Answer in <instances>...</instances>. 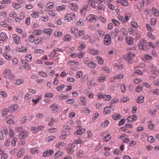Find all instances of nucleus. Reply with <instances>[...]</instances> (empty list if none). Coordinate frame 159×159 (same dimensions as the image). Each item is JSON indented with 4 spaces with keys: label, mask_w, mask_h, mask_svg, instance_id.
Returning <instances> with one entry per match:
<instances>
[{
    "label": "nucleus",
    "mask_w": 159,
    "mask_h": 159,
    "mask_svg": "<svg viewBox=\"0 0 159 159\" xmlns=\"http://www.w3.org/2000/svg\"><path fill=\"white\" fill-rule=\"evenodd\" d=\"M3 76L4 78L11 80H14L15 77V75L11 73V70L8 69L5 70L4 71Z\"/></svg>",
    "instance_id": "nucleus-1"
},
{
    "label": "nucleus",
    "mask_w": 159,
    "mask_h": 159,
    "mask_svg": "<svg viewBox=\"0 0 159 159\" xmlns=\"http://www.w3.org/2000/svg\"><path fill=\"white\" fill-rule=\"evenodd\" d=\"M135 54L131 52H128L126 55L124 57L125 59L128 62L132 63L133 62V58Z\"/></svg>",
    "instance_id": "nucleus-2"
},
{
    "label": "nucleus",
    "mask_w": 159,
    "mask_h": 159,
    "mask_svg": "<svg viewBox=\"0 0 159 159\" xmlns=\"http://www.w3.org/2000/svg\"><path fill=\"white\" fill-rule=\"evenodd\" d=\"M147 42L146 40L144 39H141L138 45L139 49L141 51L143 50L144 49L145 47L147 46Z\"/></svg>",
    "instance_id": "nucleus-3"
},
{
    "label": "nucleus",
    "mask_w": 159,
    "mask_h": 159,
    "mask_svg": "<svg viewBox=\"0 0 159 159\" xmlns=\"http://www.w3.org/2000/svg\"><path fill=\"white\" fill-rule=\"evenodd\" d=\"M18 3L13 2L12 3V7L16 9H18L21 7V4L23 3L24 2L23 0H19Z\"/></svg>",
    "instance_id": "nucleus-4"
},
{
    "label": "nucleus",
    "mask_w": 159,
    "mask_h": 159,
    "mask_svg": "<svg viewBox=\"0 0 159 159\" xmlns=\"http://www.w3.org/2000/svg\"><path fill=\"white\" fill-rule=\"evenodd\" d=\"M49 108L51 109V111L53 113L56 112L60 109V107L56 103H53L51 104L49 106Z\"/></svg>",
    "instance_id": "nucleus-5"
},
{
    "label": "nucleus",
    "mask_w": 159,
    "mask_h": 159,
    "mask_svg": "<svg viewBox=\"0 0 159 159\" xmlns=\"http://www.w3.org/2000/svg\"><path fill=\"white\" fill-rule=\"evenodd\" d=\"M28 134V133L26 131L23 130L19 134V138L20 139H24L27 137Z\"/></svg>",
    "instance_id": "nucleus-6"
},
{
    "label": "nucleus",
    "mask_w": 159,
    "mask_h": 159,
    "mask_svg": "<svg viewBox=\"0 0 159 159\" xmlns=\"http://www.w3.org/2000/svg\"><path fill=\"white\" fill-rule=\"evenodd\" d=\"M88 51L89 53L94 56L98 55L100 53L99 50L93 48H89Z\"/></svg>",
    "instance_id": "nucleus-7"
},
{
    "label": "nucleus",
    "mask_w": 159,
    "mask_h": 159,
    "mask_svg": "<svg viewBox=\"0 0 159 159\" xmlns=\"http://www.w3.org/2000/svg\"><path fill=\"white\" fill-rule=\"evenodd\" d=\"M12 37L14 43L16 44H19L20 43V40L19 36L16 34H13Z\"/></svg>",
    "instance_id": "nucleus-8"
},
{
    "label": "nucleus",
    "mask_w": 159,
    "mask_h": 159,
    "mask_svg": "<svg viewBox=\"0 0 159 159\" xmlns=\"http://www.w3.org/2000/svg\"><path fill=\"white\" fill-rule=\"evenodd\" d=\"M19 106L17 104H15L11 105L9 107V111L10 112L13 113L18 109Z\"/></svg>",
    "instance_id": "nucleus-9"
},
{
    "label": "nucleus",
    "mask_w": 159,
    "mask_h": 159,
    "mask_svg": "<svg viewBox=\"0 0 159 159\" xmlns=\"http://www.w3.org/2000/svg\"><path fill=\"white\" fill-rule=\"evenodd\" d=\"M64 153L61 151H58L56 152L54 155V159H61L63 156Z\"/></svg>",
    "instance_id": "nucleus-10"
},
{
    "label": "nucleus",
    "mask_w": 159,
    "mask_h": 159,
    "mask_svg": "<svg viewBox=\"0 0 159 159\" xmlns=\"http://www.w3.org/2000/svg\"><path fill=\"white\" fill-rule=\"evenodd\" d=\"M8 37L6 34L4 32L0 34V41L5 42L7 39Z\"/></svg>",
    "instance_id": "nucleus-11"
},
{
    "label": "nucleus",
    "mask_w": 159,
    "mask_h": 159,
    "mask_svg": "<svg viewBox=\"0 0 159 159\" xmlns=\"http://www.w3.org/2000/svg\"><path fill=\"white\" fill-rule=\"evenodd\" d=\"M78 128H79L78 129H77L76 131L74 133L75 135L81 134L85 131V128H82V127L80 126L77 127V129Z\"/></svg>",
    "instance_id": "nucleus-12"
},
{
    "label": "nucleus",
    "mask_w": 159,
    "mask_h": 159,
    "mask_svg": "<svg viewBox=\"0 0 159 159\" xmlns=\"http://www.w3.org/2000/svg\"><path fill=\"white\" fill-rule=\"evenodd\" d=\"M97 16L93 14H90L86 18V20L89 22H91L93 20H96Z\"/></svg>",
    "instance_id": "nucleus-13"
},
{
    "label": "nucleus",
    "mask_w": 159,
    "mask_h": 159,
    "mask_svg": "<svg viewBox=\"0 0 159 159\" xmlns=\"http://www.w3.org/2000/svg\"><path fill=\"white\" fill-rule=\"evenodd\" d=\"M66 145V143L63 142H59L56 143L55 147L57 148L62 149L65 147Z\"/></svg>",
    "instance_id": "nucleus-14"
},
{
    "label": "nucleus",
    "mask_w": 159,
    "mask_h": 159,
    "mask_svg": "<svg viewBox=\"0 0 159 159\" xmlns=\"http://www.w3.org/2000/svg\"><path fill=\"white\" fill-rule=\"evenodd\" d=\"M54 153V151L52 150H48L45 151L43 154V156L46 157L52 155Z\"/></svg>",
    "instance_id": "nucleus-15"
},
{
    "label": "nucleus",
    "mask_w": 159,
    "mask_h": 159,
    "mask_svg": "<svg viewBox=\"0 0 159 159\" xmlns=\"http://www.w3.org/2000/svg\"><path fill=\"white\" fill-rule=\"evenodd\" d=\"M138 117V116L136 115H133L129 116L127 119V120L128 122H132L135 121L137 119Z\"/></svg>",
    "instance_id": "nucleus-16"
},
{
    "label": "nucleus",
    "mask_w": 159,
    "mask_h": 159,
    "mask_svg": "<svg viewBox=\"0 0 159 159\" xmlns=\"http://www.w3.org/2000/svg\"><path fill=\"white\" fill-rule=\"evenodd\" d=\"M82 39L84 40L89 39V42L91 44H93L95 42L94 40H93L91 39V36L88 34L84 35Z\"/></svg>",
    "instance_id": "nucleus-17"
},
{
    "label": "nucleus",
    "mask_w": 159,
    "mask_h": 159,
    "mask_svg": "<svg viewBox=\"0 0 159 159\" xmlns=\"http://www.w3.org/2000/svg\"><path fill=\"white\" fill-rule=\"evenodd\" d=\"M0 25L2 27H8L9 30L12 29V27L11 26H8V24L4 21H1L0 22Z\"/></svg>",
    "instance_id": "nucleus-18"
},
{
    "label": "nucleus",
    "mask_w": 159,
    "mask_h": 159,
    "mask_svg": "<svg viewBox=\"0 0 159 159\" xmlns=\"http://www.w3.org/2000/svg\"><path fill=\"white\" fill-rule=\"evenodd\" d=\"M104 43L106 45L109 44V35L108 34H106L104 38Z\"/></svg>",
    "instance_id": "nucleus-19"
},
{
    "label": "nucleus",
    "mask_w": 159,
    "mask_h": 159,
    "mask_svg": "<svg viewBox=\"0 0 159 159\" xmlns=\"http://www.w3.org/2000/svg\"><path fill=\"white\" fill-rule=\"evenodd\" d=\"M75 147L74 144H71L67 149V153L69 154L72 153L74 151L73 149Z\"/></svg>",
    "instance_id": "nucleus-20"
},
{
    "label": "nucleus",
    "mask_w": 159,
    "mask_h": 159,
    "mask_svg": "<svg viewBox=\"0 0 159 159\" xmlns=\"http://www.w3.org/2000/svg\"><path fill=\"white\" fill-rule=\"evenodd\" d=\"M128 31L129 33L133 36L136 35L138 32V30H134L131 28L128 29Z\"/></svg>",
    "instance_id": "nucleus-21"
},
{
    "label": "nucleus",
    "mask_w": 159,
    "mask_h": 159,
    "mask_svg": "<svg viewBox=\"0 0 159 159\" xmlns=\"http://www.w3.org/2000/svg\"><path fill=\"white\" fill-rule=\"evenodd\" d=\"M30 152L32 154H37L39 152V149L36 147H33L30 149Z\"/></svg>",
    "instance_id": "nucleus-22"
},
{
    "label": "nucleus",
    "mask_w": 159,
    "mask_h": 159,
    "mask_svg": "<svg viewBox=\"0 0 159 159\" xmlns=\"http://www.w3.org/2000/svg\"><path fill=\"white\" fill-rule=\"evenodd\" d=\"M126 43L128 45H131L134 42V40L133 38L131 37H127L125 38Z\"/></svg>",
    "instance_id": "nucleus-23"
},
{
    "label": "nucleus",
    "mask_w": 159,
    "mask_h": 159,
    "mask_svg": "<svg viewBox=\"0 0 159 159\" xmlns=\"http://www.w3.org/2000/svg\"><path fill=\"white\" fill-rule=\"evenodd\" d=\"M63 40L65 42H70L71 40V38L70 35L66 34L63 37Z\"/></svg>",
    "instance_id": "nucleus-24"
},
{
    "label": "nucleus",
    "mask_w": 159,
    "mask_h": 159,
    "mask_svg": "<svg viewBox=\"0 0 159 159\" xmlns=\"http://www.w3.org/2000/svg\"><path fill=\"white\" fill-rule=\"evenodd\" d=\"M144 97L142 95L139 96L136 100V102L139 104L143 103L144 102Z\"/></svg>",
    "instance_id": "nucleus-25"
},
{
    "label": "nucleus",
    "mask_w": 159,
    "mask_h": 159,
    "mask_svg": "<svg viewBox=\"0 0 159 159\" xmlns=\"http://www.w3.org/2000/svg\"><path fill=\"white\" fill-rule=\"evenodd\" d=\"M43 32L48 35H50L52 33L53 30L50 29H45L43 30Z\"/></svg>",
    "instance_id": "nucleus-26"
},
{
    "label": "nucleus",
    "mask_w": 159,
    "mask_h": 159,
    "mask_svg": "<svg viewBox=\"0 0 159 159\" xmlns=\"http://www.w3.org/2000/svg\"><path fill=\"white\" fill-rule=\"evenodd\" d=\"M84 33V31L83 30L78 31L75 35V36L76 38H79L83 35Z\"/></svg>",
    "instance_id": "nucleus-27"
},
{
    "label": "nucleus",
    "mask_w": 159,
    "mask_h": 159,
    "mask_svg": "<svg viewBox=\"0 0 159 159\" xmlns=\"http://www.w3.org/2000/svg\"><path fill=\"white\" fill-rule=\"evenodd\" d=\"M96 66V63L93 61H91L89 63L88 65V67L91 69H93L95 68Z\"/></svg>",
    "instance_id": "nucleus-28"
},
{
    "label": "nucleus",
    "mask_w": 159,
    "mask_h": 159,
    "mask_svg": "<svg viewBox=\"0 0 159 159\" xmlns=\"http://www.w3.org/2000/svg\"><path fill=\"white\" fill-rule=\"evenodd\" d=\"M70 7L71 10L74 11H77L78 8V6L74 3H70Z\"/></svg>",
    "instance_id": "nucleus-29"
},
{
    "label": "nucleus",
    "mask_w": 159,
    "mask_h": 159,
    "mask_svg": "<svg viewBox=\"0 0 159 159\" xmlns=\"http://www.w3.org/2000/svg\"><path fill=\"white\" fill-rule=\"evenodd\" d=\"M25 152V149L23 148H22L19 151L17 154V156L18 157H20L24 155Z\"/></svg>",
    "instance_id": "nucleus-30"
},
{
    "label": "nucleus",
    "mask_w": 159,
    "mask_h": 159,
    "mask_svg": "<svg viewBox=\"0 0 159 159\" xmlns=\"http://www.w3.org/2000/svg\"><path fill=\"white\" fill-rule=\"evenodd\" d=\"M90 9V7L88 4H85L83 7L82 9L81 10L82 13H85L86 12L87 10H89Z\"/></svg>",
    "instance_id": "nucleus-31"
},
{
    "label": "nucleus",
    "mask_w": 159,
    "mask_h": 159,
    "mask_svg": "<svg viewBox=\"0 0 159 159\" xmlns=\"http://www.w3.org/2000/svg\"><path fill=\"white\" fill-rule=\"evenodd\" d=\"M79 46L78 47V49L80 51L86 48V46L83 42L79 43Z\"/></svg>",
    "instance_id": "nucleus-32"
},
{
    "label": "nucleus",
    "mask_w": 159,
    "mask_h": 159,
    "mask_svg": "<svg viewBox=\"0 0 159 159\" xmlns=\"http://www.w3.org/2000/svg\"><path fill=\"white\" fill-rule=\"evenodd\" d=\"M42 98L41 96H38L37 98L36 99H33L32 100V102L33 103V105H35L38 102H39L40 100Z\"/></svg>",
    "instance_id": "nucleus-33"
},
{
    "label": "nucleus",
    "mask_w": 159,
    "mask_h": 159,
    "mask_svg": "<svg viewBox=\"0 0 159 159\" xmlns=\"http://www.w3.org/2000/svg\"><path fill=\"white\" fill-rule=\"evenodd\" d=\"M24 81L23 80L18 79L15 80L14 84L17 85H19L24 83Z\"/></svg>",
    "instance_id": "nucleus-34"
},
{
    "label": "nucleus",
    "mask_w": 159,
    "mask_h": 159,
    "mask_svg": "<svg viewBox=\"0 0 159 159\" xmlns=\"http://www.w3.org/2000/svg\"><path fill=\"white\" fill-rule=\"evenodd\" d=\"M8 135L9 137L11 138H12L15 135L14 131L11 128H9Z\"/></svg>",
    "instance_id": "nucleus-35"
},
{
    "label": "nucleus",
    "mask_w": 159,
    "mask_h": 159,
    "mask_svg": "<svg viewBox=\"0 0 159 159\" xmlns=\"http://www.w3.org/2000/svg\"><path fill=\"white\" fill-rule=\"evenodd\" d=\"M69 97L68 95L61 94L59 96V99L61 100H64L67 99Z\"/></svg>",
    "instance_id": "nucleus-36"
},
{
    "label": "nucleus",
    "mask_w": 159,
    "mask_h": 159,
    "mask_svg": "<svg viewBox=\"0 0 159 159\" xmlns=\"http://www.w3.org/2000/svg\"><path fill=\"white\" fill-rule=\"evenodd\" d=\"M48 14L50 16L53 17H58V15L57 14L55 13L52 10H49L48 11Z\"/></svg>",
    "instance_id": "nucleus-37"
},
{
    "label": "nucleus",
    "mask_w": 159,
    "mask_h": 159,
    "mask_svg": "<svg viewBox=\"0 0 159 159\" xmlns=\"http://www.w3.org/2000/svg\"><path fill=\"white\" fill-rule=\"evenodd\" d=\"M148 128L150 130H152L154 128L155 125L152 123L151 120H149L148 122Z\"/></svg>",
    "instance_id": "nucleus-38"
},
{
    "label": "nucleus",
    "mask_w": 159,
    "mask_h": 159,
    "mask_svg": "<svg viewBox=\"0 0 159 159\" xmlns=\"http://www.w3.org/2000/svg\"><path fill=\"white\" fill-rule=\"evenodd\" d=\"M66 8V6L64 5L61 6H59L56 7V10L58 11H63L65 10Z\"/></svg>",
    "instance_id": "nucleus-39"
},
{
    "label": "nucleus",
    "mask_w": 159,
    "mask_h": 159,
    "mask_svg": "<svg viewBox=\"0 0 159 159\" xmlns=\"http://www.w3.org/2000/svg\"><path fill=\"white\" fill-rule=\"evenodd\" d=\"M9 117L7 120V123L8 124H12L14 123V121L13 119L14 117L12 115H11L8 117V118Z\"/></svg>",
    "instance_id": "nucleus-40"
},
{
    "label": "nucleus",
    "mask_w": 159,
    "mask_h": 159,
    "mask_svg": "<svg viewBox=\"0 0 159 159\" xmlns=\"http://www.w3.org/2000/svg\"><path fill=\"white\" fill-rule=\"evenodd\" d=\"M119 3L125 6H127L129 5V2L127 0H120L118 2Z\"/></svg>",
    "instance_id": "nucleus-41"
},
{
    "label": "nucleus",
    "mask_w": 159,
    "mask_h": 159,
    "mask_svg": "<svg viewBox=\"0 0 159 159\" xmlns=\"http://www.w3.org/2000/svg\"><path fill=\"white\" fill-rule=\"evenodd\" d=\"M152 11L154 16H157L159 15V12L155 8H152Z\"/></svg>",
    "instance_id": "nucleus-42"
},
{
    "label": "nucleus",
    "mask_w": 159,
    "mask_h": 159,
    "mask_svg": "<svg viewBox=\"0 0 159 159\" xmlns=\"http://www.w3.org/2000/svg\"><path fill=\"white\" fill-rule=\"evenodd\" d=\"M9 111V110L6 108L3 109L2 110V116H6L7 115Z\"/></svg>",
    "instance_id": "nucleus-43"
},
{
    "label": "nucleus",
    "mask_w": 159,
    "mask_h": 159,
    "mask_svg": "<svg viewBox=\"0 0 159 159\" xmlns=\"http://www.w3.org/2000/svg\"><path fill=\"white\" fill-rule=\"evenodd\" d=\"M22 64L23 67L25 69L29 70L30 69V66L29 64L25 61H22Z\"/></svg>",
    "instance_id": "nucleus-44"
},
{
    "label": "nucleus",
    "mask_w": 159,
    "mask_h": 159,
    "mask_svg": "<svg viewBox=\"0 0 159 159\" xmlns=\"http://www.w3.org/2000/svg\"><path fill=\"white\" fill-rule=\"evenodd\" d=\"M96 2V0H95L94 1V2H93V1L91 0H89L88 1V3L90 6H92L93 8H95L96 7V6L95 5V3Z\"/></svg>",
    "instance_id": "nucleus-45"
},
{
    "label": "nucleus",
    "mask_w": 159,
    "mask_h": 159,
    "mask_svg": "<svg viewBox=\"0 0 159 159\" xmlns=\"http://www.w3.org/2000/svg\"><path fill=\"white\" fill-rule=\"evenodd\" d=\"M68 64L70 66H77L79 64V63L78 61H74L71 60L69 61L68 62Z\"/></svg>",
    "instance_id": "nucleus-46"
},
{
    "label": "nucleus",
    "mask_w": 159,
    "mask_h": 159,
    "mask_svg": "<svg viewBox=\"0 0 159 159\" xmlns=\"http://www.w3.org/2000/svg\"><path fill=\"white\" fill-rule=\"evenodd\" d=\"M122 116L120 114H115L113 116L112 118L114 120H118L122 118Z\"/></svg>",
    "instance_id": "nucleus-47"
},
{
    "label": "nucleus",
    "mask_w": 159,
    "mask_h": 159,
    "mask_svg": "<svg viewBox=\"0 0 159 159\" xmlns=\"http://www.w3.org/2000/svg\"><path fill=\"white\" fill-rule=\"evenodd\" d=\"M33 34L35 35H40L41 34V31L39 29L34 30L33 31Z\"/></svg>",
    "instance_id": "nucleus-48"
},
{
    "label": "nucleus",
    "mask_w": 159,
    "mask_h": 159,
    "mask_svg": "<svg viewBox=\"0 0 159 159\" xmlns=\"http://www.w3.org/2000/svg\"><path fill=\"white\" fill-rule=\"evenodd\" d=\"M80 100L81 104L84 106L86 105L87 103L86 100L84 97H82L80 98Z\"/></svg>",
    "instance_id": "nucleus-49"
},
{
    "label": "nucleus",
    "mask_w": 159,
    "mask_h": 159,
    "mask_svg": "<svg viewBox=\"0 0 159 159\" xmlns=\"http://www.w3.org/2000/svg\"><path fill=\"white\" fill-rule=\"evenodd\" d=\"M109 113V107L107 106L105 107L104 108L103 113L104 115H107Z\"/></svg>",
    "instance_id": "nucleus-50"
},
{
    "label": "nucleus",
    "mask_w": 159,
    "mask_h": 159,
    "mask_svg": "<svg viewBox=\"0 0 159 159\" xmlns=\"http://www.w3.org/2000/svg\"><path fill=\"white\" fill-rule=\"evenodd\" d=\"M96 58L99 64L102 65L103 64L104 60L102 58L98 56L96 57Z\"/></svg>",
    "instance_id": "nucleus-51"
},
{
    "label": "nucleus",
    "mask_w": 159,
    "mask_h": 159,
    "mask_svg": "<svg viewBox=\"0 0 159 159\" xmlns=\"http://www.w3.org/2000/svg\"><path fill=\"white\" fill-rule=\"evenodd\" d=\"M124 76L123 75L121 74H120L118 75L114 76V78L116 80H120L122 79Z\"/></svg>",
    "instance_id": "nucleus-52"
},
{
    "label": "nucleus",
    "mask_w": 159,
    "mask_h": 159,
    "mask_svg": "<svg viewBox=\"0 0 159 159\" xmlns=\"http://www.w3.org/2000/svg\"><path fill=\"white\" fill-rule=\"evenodd\" d=\"M7 54L6 53H4L3 54V57L7 60H11L12 59L11 56Z\"/></svg>",
    "instance_id": "nucleus-53"
},
{
    "label": "nucleus",
    "mask_w": 159,
    "mask_h": 159,
    "mask_svg": "<svg viewBox=\"0 0 159 159\" xmlns=\"http://www.w3.org/2000/svg\"><path fill=\"white\" fill-rule=\"evenodd\" d=\"M55 139V137L53 136H50L48 137L46 139V141L48 142H51L54 140Z\"/></svg>",
    "instance_id": "nucleus-54"
},
{
    "label": "nucleus",
    "mask_w": 159,
    "mask_h": 159,
    "mask_svg": "<svg viewBox=\"0 0 159 159\" xmlns=\"http://www.w3.org/2000/svg\"><path fill=\"white\" fill-rule=\"evenodd\" d=\"M11 2V0H3L0 2L1 4H7L10 3Z\"/></svg>",
    "instance_id": "nucleus-55"
},
{
    "label": "nucleus",
    "mask_w": 159,
    "mask_h": 159,
    "mask_svg": "<svg viewBox=\"0 0 159 159\" xmlns=\"http://www.w3.org/2000/svg\"><path fill=\"white\" fill-rule=\"evenodd\" d=\"M31 16L34 18H38L39 17L38 13L34 11H32Z\"/></svg>",
    "instance_id": "nucleus-56"
},
{
    "label": "nucleus",
    "mask_w": 159,
    "mask_h": 159,
    "mask_svg": "<svg viewBox=\"0 0 159 159\" xmlns=\"http://www.w3.org/2000/svg\"><path fill=\"white\" fill-rule=\"evenodd\" d=\"M83 75V73L81 71H78L76 75V77L77 79L81 78Z\"/></svg>",
    "instance_id": "nucleus-57"
},
{
    "label": "nucleus",
    "mask_w": 159,
    "mask_h": 159,
    "mask_svg": "<svg viewBox=\"0 0 159 159\" xmlns=\"http://www.w3.org/2000/svg\"><path fill=\"white\" fill-rule=\"evenodd\" d=\"M62 33L61 31H55L54 33L55 36L57 37H61L62 35Z\"/></svg>",
    "instance_id": "nucleus-58"
},
{
    "label": "nucleus",
    "mask_w": 159,
    "mask_h": 159,
    "mask_svg": "<svg viewBox=\"0 0 159 159\" xmlns=\"http://www.w3.org/2000/svg\"><path fill=\"white\" fill-rule=\"evenodd\" d=\"M54 6V3L53 2H49L46 5V7L48 8H52Z\"/></svg>",
    "instance_id": "nucleus-59"
},
{
    "label": "nucleus",
    "mask_w": 159,
    "mask_h": 159,
    "mask_svg": "<svg viewBox=\"0 0 159 159\" xmlns=\"http://www.w3.org/2000/svg\"><path fill=\"white\" fill-rule=\"evenodd\" d=\"M34 52L35 53H43V50L40 49H35L34 50Z\"/></svg>",
    "instance_id": "nucleus-60"
},
{
    "label": "nucleus",
    "mask_w": 159,
    "mask_h": 159,
    "mask_svg": "<svg viewBox=\"0 0 159 159\" xmlns=\"http://www.w3.org/2000/svg\"><path fill=\"white\" fill-rule=\"evenodd\" d=\"M147 35L150 39L153 40L155 39V38L154 36L152 34V33L151 32H148L147 33Z\"/></svg>",
    "instance_id": "nucleus-61"
},
{
    "label": "nucleus",
    "mask_w": 159,
    "mask_h": 159,
    "mask_svg": "<svg viewBox=\"0 0 159 159\" xmlns=\"http://www.w3.org/2000/svg\"><path fill=\"white\" fill-rule=\"evenodd\" d=\"M71 19L72 20V19H74L76 18V15L74 12H71L68 13Z\"/></svg>",
    "instance_id": "nucleus-62"
},
{
    "label": "nucleus",
    "mask_w": 159,
    "mask_h": 159,
    "mask_svg": "<svg viewBox=\"0 0 159 159\" xmlns=\"http://www.w3.org/2000/svg\"><path fill=\"white\" fill-rule=\"evenodd\" d=\"M106 77L104 76H100L98 79V81L100 83L103 82L106 80Z\"/></svg>",
    "instance_id": "nucleus-63"
},
{
    "label": "nucleus",
    "mask_w": 159,
    "mask_h": 159,
    "mask_svg": "<svg viewBox=\"0 0 159 159\" xmlns=\"http://www.w3.org/2000/svg\"><path fill=\"white\" fill-rule=\"evenodd\" d=\"M152 92L153 95H159V89H154Z\"/></svg>",
    "instance_id": "nucleus-64"
}]
</instances>
